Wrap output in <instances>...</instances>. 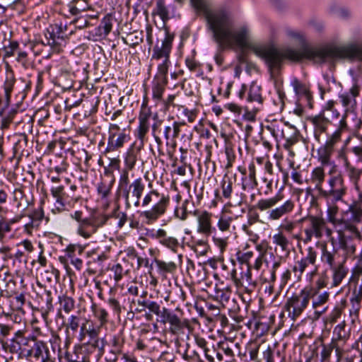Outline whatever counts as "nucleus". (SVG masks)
Segmentation results:
<instances>
[{"mask_svg":"<svg viewBox=\"0 0 362 362\" xmlns=\"http://www.w3.org/2000/svg\"><path fill=\"white\" fill-rule=\"evenodd\" d=\"M49 37L46 35V42L43 40H33L30 41L26 46L35 54V55H39L41 54L42 47L45 45H49L54 47L57 44L54 36L52 33L48 32Z\"/></svg>","mask_w":362,"mask_h":362,"instance_id":"nucleus-23","label":"nucleus"},{"mask_svg":"<svg viewBox=\"0 0 362 362\" xmlns=\"http://www.w3.org/2000/svg\"><path fill=\"white\" fill-rule=\"evenodd\" d=\"M309 226L304 230L305 238L304 243H308L312 240L313 237L320 239L323 236L325 221L324 218L318 216H310L307 218Z\"/></svg>","mask_w":362,"mask_h":362,"instance_id":"nucleus-15","label":"nucleus"},{"mask_svg":"<svg viewBox=\"0 0 362 362\" xmlns=\"http://www.w3.org/2000/svg\"><path fill=\"white\" fill-rule=\"evenodd\" d=\"M70 13L72 16H77L82 11H86L90 8L88 0H72L68 4Z\"/></svg>","mask_w":362,"mask_h":362,"instance_id":"nucleus-29","label":"nucleus"},{"mask_svg":"<svg viewBox=\"0 0 362 362\" xmlns=\"http://www.w3.org/2000/svg\"><path fill=\"white\" fill-rule=\"evenodd\" d=\"M112 189V183L101 182L98 185V193L102 199H107L110 195Z\"/></svg>","mask_w":362,"mask_h":362,"instance_id":"nucleus-50","label":"nucleus"},{"mask_svg":"<svg viewBox=\"0 0 362 362\" xmlns=\"http://www.w3.org/2000/svg\"><path fill=\"white\" fill-rule=\"evenodd\" d=\"M156 13L160 17L163 22L168 20V10L165 5L164 0H158L156 8Z\"/></svg>","mask_w":362,"mask_h":362,"instance_id":"nucleus-47","label":"nucleus"},{"mask_svg":"<svg viewBox=\"0 0 362 362\" xmlns=\"http://www.w3.org/2000/svg\"><path fill=\"white\" fill-rule=\"evenodd\" d=\"M342 105L346 107V110H349V107H354L356 104V100L352 98L349 93H343L339 95Z\"/></svg>","mask_w":362,"mask_h":362,"instance_id":"nucleus-53","label":"nucleus"},{"mask_svg":"<svg viewBox=\"0 0 362 362\" xmlns=\"http://www.w3.org/2000/svg\"><path fill=\"white\" fill-rule=\"evenodd\" d=\"M59 302L61 309H62L66 313H69L75 308L74 300L71 297L66 295L59 296Z\"/></svg>","mask_w":362,"mask_h":362,"instance_id":"nucleus-41","label":"nucleus"},{"mask_svg":"<svg viewBox=\"0 0 362 362\" xmlns=\"http://www.w3.org/2000/svg\"><path fill=\"white\" fill-rule=\"evenodd\" d=\"M285 33L288 37L295 41L296 42H298L300 45L304 43L305 37L303 33L298 30H292L291 28H287Z\"/></svg>","mask_w":362,"mask_h":362,"instance_id":"nucleus-46","label":"nucleus"},{"mask_svg":"<svg viewBox=\"0 0 362 362\" xmlns=\"http://www.w3.org/2000/svg\"><path fill=\"white\" fill-rule=\"evenodd\" d=\"M233 27L235 28H243L246 30L247 31V35H246V38H245V44L243 45H238V44H233L231 47H225V48H222V47H220L219 45L216 42V43L218 45V52H217L214 57V59L216 61V63L218 65V66H221L223 63V55L221 54V52L226 49H233L234 47H240V48H244V47H248V45H249V30L248 29L245 27V26H239V27H235L234 25H233Z\"/></svg>","mask_w":362,"mask_h":362,"instance_id":"nucleus-30","label":"nucleus"},{"mask_svg":"<svg viewBox=\"0 0 362 362\" xmlns=\"http://www.w3.org/2000/svg\"><path fill=\"white\" fill-rule=\"evenodd\" d=\"M28 354V360L34 358L36 362H53L54 351H51L46 342L37 339Z\"/></svg>","mask_w":362,"mask_h":362,"instance_id":"nucleus-12","label":"nucleus"},{"mask_svg":"<svg viewBox=\"0 0 362 362\" xmlns=\"http://www.w3.org/2000/svg\"><path fill=\"white\" fill-rule=\"evenodd\" d=\"M341 134L339 132H334L327 140L324 146H327L334 151L335 145L341 140Z\"/></svg>","mask_w":362,"mask_h":362,"instance_id":"nucleus-57","label":"nucleus"},{"mask_svg":"<svg viewBox=\"0 0 362 362\" xmlns=\"http://www.w3.org/2000/svg\"><path fill=\"white\" fill-rule=\"evenodd\" d=\"M286 59L292 62H300L306 59L317 64L335 59L362 60V47L305 46L301 49H280L274 47H267V65L271 72L279 71Z\"/></svg>","mask_w":362,"mask_h":362,"instance_id":"nucleus-1","label":"nucleus"},{"mask_svg":"<svg viewBox=\"0 0 362 362\" xmlns=\"http://www.w3.org/2000/svg\"><path fill=\"white\" fill-rule=\"evenodd\" d=\"M172 312L168 308L163 307L162 308V310L157 315L160 320H158V322H160L162 324H166L168 322V320L171 315Z\"/></svg>","mask_w":362,"mask_h":362,"instance_id":"nucleus-64","label":"nucleus"},{"mask_svg":"<svg viewBox=\"0 0 362 362\" xmlns=\"http://www.w3.org/2000/svg\"><path fill=\"white\" fill-rule=\"evenodd\" d=\"M144 33L141 30H134L127 33L125 37H122L123 42L130 47H135L144 40Z\"/></svg>","mask_w":362,"mask_h":362,"instance_id":"nucleus-31","label":"nucleus"},{"mask_svg":"<svg viewBox=\"0 0 362 362\" xmlns=\"http://www.w3.org/2000/svg\"><path fill=\"white\" fill-rule=\"evenodd\" d=\"M80 317L77 315H71L66 322L62 321V325L66 327V332L69 334V330L71 329L74 333L76 332L79 327Z\"/></svg>","mask_w":362,"mask_h":362,"instance_id":"nucleus-44","label":"nucleus"},{"mask_svg":"<svg viewBox=\"0 0 362 362\" xmlns=\"http://www.w3.org/2000/svg\"><path fill=\"white\" fill-rule=\"evenodd\" d=\"M153 237L164 247L170 249L175 253L177 252V249L180 246L177 239L175 237L168 235L164 229L159 228L154 233Z\"/></svg>","mask_w":362,"mask_h":362,"instance_id":"nucleus-19","label":"nucleus"},{"mask_svg":"<svg viewBox=\"0 0 362 362\" xmlns=\"http://www.w3.org/2000/svg\"><path fill=\"white\" fill-rule=\"evenodd\" d=\"M332 271V287H337L341 284L343 279L346 276L349 269L345 267L344 262L330 267Z\"/></svg>","mask_w":362,"mask_h":362,"instance_id":"nucleus-24","label":"nucleus"},{"mask_svg":"<svg viewBox=\"0 0 362 362\" xmlns=\"http://www.w3.org/2000/svg\"><path fill=\"white\" fill-rule=\"evenodd\" d=\"M294 91L296 95H301L305 96L307 98L311 97V94L308 88L305 84L301 83L298 79L294 78L291 83Z\"/></svg>","mask_w":362,"mask_h":362,"instance_id":"nucleus-43","label":"nucleus"},{"mask_svg":"<svg viewBox=\"0 0 362 362\" xmlns=\"http://www.w3.org/2000/svg\"><path fill=\"white\" fill-rule=\"evenodd\" d=\"M185 0H175L182 4ZM197 13H202L206 21V27L212 37L220 47H231L233 44H245L247 31L243 28H235L229 14L224 10H212L207 0H190Z\"/></svg>","mask_w":362,"mask_h":362,"instance_id":"nucleus-2","label":"nucleus"},{"mask_svg":"<svg viewBox=\"0 0 362 362\" xmlns=\"http://www.w3.org/2000/svg\"><path fill=\"white\" fill-rule=\"evenodd\" d=\"M13 200L16 203L18 209L25 210L30 204L29 200L26 198L23 189L18 188L13 192Z\"/></svg>","mask_w":362,"mask_h":362,"instance_id":"nucleus-36","label":"nucleus"},{"mask_svg":"<svg viewBox=\"0 0 362 362\" xmlns=\"http://www.w3.org/2000/svg\"><path fill=\"white\" fill-rule=\"evenodd\" d=\"M362 275V257L358 258L356 264L352 269V274L350 278V281L358 283L360 276Z\"/></svg>","mask_w":362,"mask_h":362,"instance_id":"nucleus-49","label":"nucleus"},{"mask_svg":"<svg viewBox=\"0 0 362 362\" xmlns=\"http://www.w3.org/2000/svg\"><path fill=\"white\" fill-rule=\"evenodd\" d=\"M308 293H310L309 296L308 302L311 300L312 308L314 310V313L317 317L321 316L325 313L328 309L327 303L329 300L330 292L325 291L322 292H317L313 289V286H306Z\"/></svg>","mask_w":362,"mask_h":362,"instance_id":"nucleus-11","label":"nucleus"},{"mask_svg":"<svg viewBox=\"0 0 362 362\" xmlns=\"http://www.w3.org/2000/svg\"><path fill=\"white\" fill-rule=\"evenodd\" d=\"M168 80L163 78H154L152 81V95L153 99L156 101H161L162 96L165 91V86L168 84Z\"/></svg>","mask_w":362,"mask_h":362,"instance_id":"nucleus-26","label":"nucleus"},{"mask_svg":"<svg viewBox=\"0 0 362 362\" xmlns=\"http://www.w3.org/2000/svg\"><path fill=\"white\" fill-rule=\"evenodd\" d=\"M334 337L332 340H334L335 341H338L340 343L341 341H345L346 339L349 337V333L346 330V325L344 322L337 325L333 331Z\"/></svg>","mask_w":362,"mask_h":362,"instance_id":"nucleus-38","label":"nucleus"},{"mask_svg":"<svg viewBox=\"0 0 362 362\" xmlns=\"http://www.w3.org/2000/svg\"><path fill=\"white\" fill-rule=\"evenodd\" d=\"M233 182L230 178L223 179L221 182V188L223 196L226 199H229L231 197L233 192Z\"/></svg>","mask_w":362,"mask_h":362,"instance_id":"nucleus-52","label":"nucleus"},{"mask_svg":"<svg viewBox=\"0 0 362 362\" xmlns=\"http://www.w3.org/2000/svg\"><path fill=\"white\" fill-rule=\"evenodd\" d=\"M272 239L273 243L279 246L282 251L289 252V241L281 232L274 235Z\"/></svg>","mask_w":362,"mask_h":362,"instance_id":"nucleus-40","label":"nucleus"},{"mask_svg":"<svg viewBox=\"0 0 362 362\" xmlns=\"http://www.w3.org/2000/svg\"><path fill=\"white\" fill-rule=\"evenodd\" d=\"M51 194L56 199V209L59 212L66 210V206L74 207L81 199V196L77 194H72L70 199L66 201L64 187L63 185L52 186Z\"/></svg>","mask_w":362,"mask_h":362,"instance_id":"nucleus-13","label":"nucleus"},{"mask_svg":"<svg viewBox=\"0 0 362 362\" xmlns=\"http://www.w3.org/2000/svg\"><path fill=\"white\" fill-rule=\"evenodd\" d=\"M88 328H87L86 334L89 336L90 339L96 338L99 335L100 326L95 327L93 322H88Z\"/></svg>","mask_w":362,"mask_h":362,"instance_id":"nucleus-61","label":"nucleus"},{"mask_svg":"<svg viewBox=\"0 0 362 362\" xmlns=\"http://www.w3.org/2000/svg\"><path fill=\"white\" fill-rule=\"evenodd\" d=\"M310 121L314 127L315 139L320 142L321 135L327 132L330 122L323 114L310 117Z\"/></svg>","mask_w":362,"mask_h":362,"instance_id":"nucleus-20","label":"nucleus"},{"mask_svg":"<svg viewBox=\"0 0 362 362\" xmlns=\"http://www.w3.org/2000/svg\"><path fill=\"white\" fill-rule=\"evenodd\" d=\"M334 340H332L329 344H322V351L320 353L321 361L327 362L330 359L331 354L334 350Z\"/></svg>","mask_w":362,"mask_h":362,"instance_id":"nucleus-45","label":"nucleus"},{"mask_svg":"<svg viewBox=\"0 0 362 362\" xmlns=\"http://www.w3.org/2000/svg\"><path fill=\"white\" fill-rule=\"evenodd\" d=\"M362 221V207L358 204H351L348 209L341 214V226L339 229L349 232L351 237L361 239V235L356 223Z\"/></svg>","mask_w":362,"mask_h":362,"instance_id":"nucleus-8","label":"nucleus"},{"mask_svg":"<svg viewBox=\"0 0 362 362\" xmlns=\"http://www.w3.org/2000/svg\"><path fill=\"white\" fill-rule=\"evenodd\" d=\"M36 339L37 337L33 334L25 335V333L18 331L11 340V350L18 353L22 358H26Z\"/></svg>","mask_w":362,"mask_h":362,"instance_id":"nucleus-10","label":"nucleus"},{"mask_svg":"<svg viewBox=\"0 0 362 362\" xmlns=\"http://www.w3.org/2000/svg\"><path fill=\"white\" fill-rule=\"evenodd\" d=\"M28 216L30 219L37 222L40 225L41 221L44 218V211L42 209L33 211L31 214H28Z\"/></svg>","mask_w":362,"mask_h":362,"instance_id":"nucleus-62","label":"nucleus"},{"mask_svg":"<svg viewBox=\"0 0 362 362\" xmlns=\"http://www.w3.org/2000/svg\"><path fill=\"white\" fill-rule=\"evenodd\" d=\"M170 200L168 194H160L156 189L150 190L144 197L141 205L148 207L151 204H153L150 209L143 211L141 216L148 224L153 223L165 214Z\"/></svg>","mask_w":362,"mask_h":362,"instance_id":"nucleus-5","label":"nucleus"},{"mask_svg":"<svg viewBox=\"0 0 362 362\" xmlns=\"http://www.w3.org/2000/svg\"><path fill=\"white\" fill-rule=\"evenodd\" d=\"M317 255V252L315 249L313 247H309L307 249L306 256L295 262L293 272L298 274V276L300 277L310 264H315Z\"/></svg>","mask_w":362,"mask_h":362,"instance_id":"nucleus-16","label":"nucleus"},{"mask_svg":"<svg viewBox=\"0 0 362 362\" xmlns=\"http://www.w3.org/2000/svg\"><path fill=\"white\" fill-rule=\"evenodd\" d=\"M281 135L286 141L284 147L288 151L299 141V131L291 124H286V127L281 129Z\"/></svg>","mask_w":362,"mask_h":362,"instance_id":"nucleus-21","label":"nucleus"},{"mask_svg":"<svg viewBox=\"0 0 362 362\" xmlns=\"http://www.w3.org/2000/svg\"><path fill=\"white\" fill-rule=\"evenodd\" d=\"M168 323L170 324V332L176 334L180 332L185 327L188 326L187 320H182L176 314L172 312Z\"/></svg>","mask_w":362,"mask_h":362,"instance_id":"nucleus-28","label":"nucleus"},{"mask_svg":"<svg viewBox=\"0 0 362 362\" xmlns=\"http://www.w3.org/2000/svg\"><path fill=\"white\" fill-rule=\"evenodd\" d=\"M310 293H308L306 286L298 293L293 294L288 298L284 305V309L288 312V316L296 320L309 305L308 298Z\"/></svg>","mask_w":362,"mask_h":362,"instance_id":"nucleus-9","label":"nucleus"},{"mask_svg":"<svg viewBox=\"0 0 362 362\" xmlns=\"http://www.w3.org/2000/svg\"><path fill=\"white\" fill-rule=\"evenodd\" d=\"M193 214L197 217V231L206 236L214 233L212 238L213 241L215 245L220 249L221 252H223L228 244V237H219L216 233L215 228L212 226V214L206 211L199 212V210H195Z\"/></svg>","mask_w":362,"mask_h":362,"instance_id":"nucleus-7","label":"nucleus"},{"mask_svg":"<svg viewBox=\"0 0 362 362\" xmlns=\"http://www.w3.org/2000/svg\"><path fill=\"white\" fill-rule=\"evenodd\" d=\"M281 200L280 196H275L269 199H262L258 201L256 207L260 211L272 209Z\"/></svg>","mask_w":362,"mask_h":362,"instance_id":"nucleus-39","label":"nucleus"},{"mask_svg":"<svg viewBox=\"0 0 362 362\" xmlns=\"http://www.w3.org/2000/svg\"><path fill=\"white\" fill-rule=\"evenodd\" d=\"M320 249V261L322 264L327 265L329 268L336 265V259L338 255L337 248H331L326 241L317 243Z\"/></svg>","mask_w":362,"mask_h":362,"instance_id":"nucleus-17","label":"nucleus"},{"mask_svg":"<svg viewBox=\"0 0 362 362\" xmlns=\"http://www.w3.org/2000/svg\"><path fill=\"white\" fill-rule=\"evenodd\" d=\"M114 18L112 15H106L101 21L98 26L100 36L106 37L112 30Z\"/></svg>","mask_w":362,"mask_h":362,"instance_id":"nucleus-33","label":"nucleus"},{"mask_svg":"<svg viewBox=\"0 0 362 362\" xmlns=\"http://www.w3.org/2000/svg\"><path fill=\"white\" fill-rule=\"evenodd\" d=\"M259 221V215L257 214L249 215L247 223L246 224L243 225V230L245 231L247 234H250L251 233L250 230L249 229V227L256 222Z\"/></svg>","mask_w":362,"mask_h":362,"instance_id":"nucleus-60","label":"nucleus"},{"mask_svg":"<svg viewBox=\"0 0 362 362\" xmlns=\"http://www.w3.org/2000/svg\"><path fill=\"white\" fill-rule=\"evenodd\" d=\"M261 92V87L256 83H252L248 92L247 100L249 102H257L259 105H262L264 100Z\"/></svg>","mask_w":362,"mask_h":362,"instance_id":"nucleus-35","label":"nucleus"},{"mask_svg":"<svg viewBox=\"0 0 362 362\" xmlns=\"http://www.w3.org/2000/svg\"><path fill=\"white\" fill-rule=\"evenodd\" d=\"M338 207L337 206H331L327 209V220L333 225L337 230L341 226V217L337 218Z\"/></svg>","mask_w":362,"mask_h":362,"instance_id":"nucleus-42","label":"nucleus"},{"mask_svg":"<svg viewBox=\"0 0 362 362\" xmlns=\"http://www.w3.org/2000/svg\"><path fill=\"white\" fill-rule=\"evenodd\" d=\"M70 218L78 223L77 233L88 239L106 223L110 216L101 212L94 211L89 216L83 217V213L81 211H75L70 214Z\"/></svg>","mask_w":362,"mask_h":362,"instance_id":"nucleus-4","label":"nucleus"},{"mask_svg":"<svg viewBox=\"0 0 362 362\" xmlns=\"http://www.w3.org/2000/svg\"><path fill=\"white\" fill-rule=\"evenodd\" d=\"M93 313L95 317L100 321V326H103L107 322L108 313L105 308H93Z\"/></svg>","mask_w":362,"mask_h":362,"instance_id":"nucleus-55","label":"nucleus"},{"mask_svg":"<svg viewBox=\"0 0 362 362\" xmlns=\"http://www.w3.org/2000/svg\"><path fill=\"white\" fill-rule=\"evenodd\" d=\"M165 38L161 45L156 44L153 49L151 60H160L163 59L161 64L158 66V72L154 78H163L168 80L167 74L170 64V54L172 49V43L174 35L170 34L168 30H164Z\"/></svg>","mask_w":362,"mask_h":362,"instance_id":"nucleus-6","label":"nucleus"},{"mask_svg":"<svg viewBox=\"0 0 362 362\" xmlns=\"http://www.w3.org/2000/svg\"><path fill=\"white\" fill-rule=\"evenodd\" d=\"M328 279L329 278L326 272L321 274L319 278L316 280L315 286H313V289L315 290L317 292H320V290L327 286Z\"/></svg>","mask_w":362,"mask_h":362,"instance_id":"nucleus-51","label":"nucleus"},{"mask_svg":"<svg viewBox=\"0 0 362 362\" xmlns=\"http://www.w3.org/2000/svg\"><path fill=\"white\" fill-rule=\"evenodd\" d=\"M346 230H341V229H338L337 230L338 235H339V246L340 247L344 250H346L347 249H349V245L347 240H346V236H345V232Z\"/></svg>","mask_w":362,"mask_h":362,"instance_id":"nucleus-59","label":"nucleus"},{"mask_svg":"<svg viewBox=\"0 0 362 362\" xmlns=\"http://www.w3.org/2000/svg\"><path fill=\"white\" fill-rule=\"evenodd\" d=\"M161 124H162V121L158 120L152 125L153 136L154 137V139H155L158 148H160L163 144L160 137L157 134L158 132V133L161 132V129H160Z\"/></svg>","mask_w":362,"mask_h":362,"instance_id":"nucleus-56","label":"nucleus"},{"mask_svg":"<svg viewBox=\"0 0 362 362\" xmlns=\"http://www.w3.org/2000/svg\"><path fill=\"white\" fill-rule=\"evenodd\" d=\"M333 151L327 148V146H322L318 150L319 160L320 161L321 166H330L335 165L334 162L331 161V155Z\"/></svg>","mask_w":362,"mask_h":362,"instance_id":"nucleus-34","label":"nucleus"},{"mask_svg":"<svg viewBox=\"0 0 362 362\" xmlns=\"http://www.w3.org/2000/svg\"><path fill=\"white\" fill-rule=\"evenodd\" d=\"M19 48V44L16 41L9 42L8 45H5L4 47V57H11L14 56Z\"/></svg>","mask_w":362,"mask_h":362,"instance_id":"nucleus-54","label":"nucleus"},{"mask_svg":"<svg viewBox=\"0 0 362 362\" xmlns=\"http://www.w3.org/2000/svg\"><path fill=\"white\" fill-rule=\"evenodd\" d=\"M294 209V202L288 199L282 205L272 209L269 212L268 217L270 220L276 221L282 218L284 216L291 213Z\"/></svg>","mask_w":362,"mask_h":362,"instance_id":"nucleus-22","label":"nucleus"},{"mask_svg":"<svg viewBox=\"0 0 362 362\" xmlns=\"http://www.w3.org/2000/svg\"><path fill=\"white\" fill-rule=\"evenodd\" d=\"M145 189V185L141 177L134 180L129 187L123 191L127 207H130L131 202L134 206H140V199Z\"/></svg>","mask_w":362,"mask_h":362,"instance_id":"nucleus-14","label":"nucleus"},{"mask_svg":"<svg viewBox=\"0 0 362 362\" xmlns=\"http://www.w3.org/2000/svg\"><path fill=\"white\" fill-rule=\"evenodd\" d=\"M151 117V111L149 107L142 105L140 114L139 116V125L138 127V134L137 137L143 141L146 134L148 132L149 129V119Z\"/></svg>","mask_w":362,"mask_h":362,"instance_id":"nucleus-18","label":"nucleus"},{"mask_svg":"<svg viewBox=\"0 0 362 362\" xmlns=\"http://www.w3.org/2000/svg\"><path fill=\"white\" fill-rule=\"evenodd\" d=\"M119 187L123 191L124 189H126L130 185L129 180V173H128L127 170H123V172L121 174L120 177H119Z\"/></svg>","mask_w":362,"mask_h":362,"instance_id":"nucleus-63","label":"nucleus"},{"mask_svg":"<svg viewBox=\"0 0 362 362\" xmlns=\"http://www.w3.org/2000/svg\"><path fill=\"white\" fill-rule=\"evenodd\" d=\"M220 346H221V343H218L216 345H209L206 349H205L204 351V356L209 362H216L215 361V354L217 349H219Z\"/></svg>","mask_w":362,"mask_h":362,"instance_id":"nucleus-48","label":"nucleus"},{"mask_svg":"<svg viewBox=\"0 0 362 362\" xmlns=\"http://www.w3.org/2000/svg\"><path fill=\"white\" fill-rule=\"evenodd\" d=\"M193 249L196 252L199 253L200 255H205L208 249L206 241L203 240L196 241L193 246Z\"/></svg>","mask_w":362,"mask_h":362,"instance_id":"nucleus-58","label":"nucleus"},{"mask_svg":"<svg viewBox=\"0 0 362 362\" xmlns=\"http://www.w3.org/2000/svg\"><path fill=\"white\" fill-rule=\"evenodd\" d=\"M233 220V217L226 214H221L217 222L218 230L222 233H230L232 230L235 229V227L232 226Z\"/></svg>","mask_w":362,"mask_h":362,"instance_id":"nucleus-32","label":"nucleus"},{"mask_svg":"<svg viewBox=\"0 0 362 362\" xmlns=\"http://www.w3.org/2000/svg\"><path fill=\"white\" fill-rule=\"evenodd\" d=\"M126 139V134L124 133H120L117 135L115 133H112L109 135L107 146L105 149V152L113 151L123 146Z\"/></svg>","mask_w":362,"mask_h":362,"instance_id":"nucleus-27","label":"nucleus"},{"mask_svg":"<svg viewBox=\"0 0 362 362\" xmlns=\"http://www.w3.org/2000/svg\"><path fill=\"white\" fill-rule=\"evenodd\" d=\"M328 175V186L326 189L322 187L325 180L324 167L315 168L311 172L310 181L314 185L315 189L318 192L321 198L325 199L327 202L334 204L342 200L346 192V187L344 178L336 165H332Z\"/></svg>","mask_w":362,"mask_h":362,"instance_id":"nucleus-3","label":"nucleus"},{"mask_svg":"<svg viewBox=\"0 0 362 362\" xmlns=\"http://www.w3.org/2000/svg\"><path fill=\"white\" fill-rule=\"evenodd\" d=\"M155 262L161 274H165L167 273L173 274L177 269V264L175 262H165L163 260L156 259Z\"/></svg>","mask_w":362,"mask_h":362,"instance_id":"nucleus-37","label":"nucleus"},{"mask_svg":"<svg viewBox=\"0 0 362 362\" xmlns=\"http://www.w3.org/2000/svg\"><path fill=\"white\" fill-rule=\"evenodd\" d=\"M344 161V165L350 180L354 183L356 189H359V180L361 175H362V170L358 169L353 166L349 161L346 156H343Z\"/></svg>","mask_w":362,"mask_h":362,"instance_id":"nucleus-25","label":"nucleus"}]
</instances>
